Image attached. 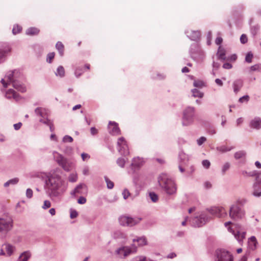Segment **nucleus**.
I'll list each match as a JSON object with an SVG mask.
<instances>
[{"mask_svg": "<svg viewBox=\"0 0 261 261\" xmlns=\"http://www.w3.org/2000/svg\"><path fill=\"white\" fill-rule=\"evenodd\" d=\"M60 165L61 167L53 169L46 175L45 189L47 194L51 198L60 197L67 189V184L61 177V168L69 171V164Z\"/></svg>", "mask_w": 261, "mask_h": 261, "instance_id": "nucleus-1", "label": "nucleus"}, {"mask_svg": "<svg viewBox=\"0 0 261 261\" xmlns=\"http://www.w3.org/2000/svg\"><path fill=\"white\" fill-rule=\"evenodd\" d=\"M158 183L167 194L172 195L176 193V187L174 181L166 173H162L159 175Z\"/></svg>", "mask_w": 261, "mask_h": 261, "instance_id": "nucleus-2", "label": "nucleus"}, {"mask_svg": "<svg viewBox=\"0 0 261 261\" xmlns=\"http://www.w3.org/2000/svg\"><path fill=\"white\" fill-rule=\"evenodd\" d=\"M242 173L245 176H256L255 182L253 185V194L256 197H259L261 196V178H260L259 175L261 174V171H258L255 170L252 171L243 170Z\"/></svg>", "mask_w": 261, "mask_h": 261, "instance_id": "nucleus-3", "label": "nucleus"}, {"mask_svg": "<svg viewBox=\"0 0 261 261\" xmlns=\"http://www.w3.org/2000/svg\"><path fill=\"white\" fill-rule=\"evenodd\" d=\"M229 215L233 220H240L244 217L245 211L243 208L238 204H234L230 207Z\"/></svg>", "mask_w": 261, "mask_h": 261, "instance_id": "nucleus-4", "label": "nucleus"}, {"mask_svg": "<svg viewBox=\"0 0 261 261\" xmlns=\"http://www.w3.org/2000/svg\"><path fill=\"white\" fill-rule=\"evenodd\" d=\"M137 249V247L134 245L131 246H122L116 250L115 254L121 258H125L131 254L136 253Z\"/></svg>", "mask_w": 261, "mask_h": 261, "instance_id": "nucleus-5", "label": "nucleus"}, {"mask_svg": "<svg viewBox=\"0 0 261 261\" xmlns=\"http://www.w3.org/2000/svg\"><path fill=\"white\" fill-rule=\"evenodd\" d=\"M215 261H233L232 255L223 249H218L215 253Z\"/></svg>", "mask_w": 261, "mask_h": 261, "instance_id": "nucleus-6", "label": "nucleus"}, {"mask_svg": "<svg viewBox=\"0 0 261 261\" xmlns=\"http://www.w3.org/2000/svg\"><path fill=\"white\" fill-rule=\"evenodd\" d=\"M141 220L142 218H132L126 216H121L119 218V221L121 225L129 227L138 224Z\"/></svg>", "mask_w": 261, "mask_h": 261, "instance_id": "nucleus-7", "label": "nucleus"}, {"mask_svg": "<svg viewBox=\"0 0 261 261\" xmlns=\"http://www.w3.org/2000/svg\"><path fill=\"white\" fill-rule=\"evenodd\" d=\"M13 221L11 218H0V232L7 233L13 226Z\"/></svg>", "mask_w": 261, "mask_h": 261, "instance_id": "nucleus-8", "label": "nucleus"}, {"mask_svg": "<svg viewBox=\"0 0 261 261\" xmlns=\"http://www.w3.org/2000/svg\"><path fill=\"white\" fill-rule=\"evenodd\" d=\"M208 216L205 214H201L199 217H195L190 220L192 226L199 227L203 226L208 220Z\"/></svg>", "mask_w": 261, "mask_h": 261, "instance_id": "nucleus-9", "label": "nucleus"}, {"mask_svg": "<svg viewBox=\"0 0 261 261\" xmlns=\"http://www.w3.org/2000/svg\"><path fill=\"white\" fill-rule=\"evenodd\" d=\"M194 114V108L189 107L184 112L183 124L188 125L192 122Z\"/></svg>", "mask_w": 261, "mask_h": 261, "instance_id": "nucleus-10", "label": "nucleus"}, {"mask_svg": "<svg viewBox=\"0 0 261 261\" xmlns=\"http://www.w3.org/2000/svg\"><path fill=\"white\" fill-rule=\"evenodd\" d=\"M207 210L211 214L218 218H224L227 215V211L222 206H214Z\"/></svg>", "mask_w": 261, "mask_h": 261, "instance_id": "nucleus-11", "label": "nucleus"}, {"mask_svg": "<svg viewBox=\"0 0 261 261\" xmlns=\"http://www.w3.org/2000/svg\"><path fill=\"white\" fill-rule=\"evenodd\" d=\"M117 144L119 147V150L121 154H123L124 156L129 154L127 143L123 137H121L118 139Z\"/></svg>", "mask_w": 261, "mask_h": 261, "instance_id": "nucleus-12", "label": "nucleus"}, {"mask_svg": "<svg viewBox=\"0 0 261 261\" xmlns=\"http://www.w3.org/2000/svg\"><path fill=\"white\" fill-rule=\"evenodd\" d=\"M178 168L180 172L185 173L187 175H191L195 170L194 167L191 164H180Z\"/></svg>", "mask_w": 261, "mask_h": 261, "instance_id": "nucleus-13", "label": "nucleus"}, {"mask_svg": "<svg viewBox=\"0 0 261 261\" xmlns=\"http://www.w3.org/2000/svg\"><path fill=\"white\" fill-rule=\"evenodd\" d=\"M109 133L113 135H119L120 134V129L118 125L115 122L110 121L108 125Z\"/></svg>", "mask_w": 261, "mask_h": 261, "instance_id": "nucleus-14", "label": "nucleus"}, {"mask_svg": "<svg viewBox=\"0 0 261 261\" xmlns=\"http://www.w3.org/2000/svg\"><path fill=\"white\" fill-rule=\"evenodd\" d=\"M13 74L14 72L10 71L8 74L5 77V79H3L1 80V83L3 84L4 87L6 88L7 85L10 84V83H12L14 81H13Z\"/></svg>", "mask_w": 261, "mask_h": 261, "instance_id": "nucleus-15", "label": "nucleus"}, {"mask_svg": "<svg viewBox=\"0 0 261 261\" xmlns=\"http://www.w3.org/2000/svg\"><path fill=\"white\" fill-rule=\"evenodd\" d=\"M87 187L84 184H81L76 186L74 190L71 192L72 195H75L76 194H82L87 192Z\"/></svg>", "mask_w": 261, "mask_h": 261, "instance_id": "nucleus-16", "label": "nucleus"}, {"mask_svg": "<svg viewBox=\"0 0 261 261\" xmlns=\"http://www.w3.org/2000/svg\"><path fill=\"white\" fill-rule=\"evenodd\" d=\"M257 244V241L254 236H252L249 239L248 242V247L249 249L252 251L255 250L256 248Z\"/></svg>", "mask_w": 261, "mask_h": 261, "instance_id": "nucleus-17", "label": "nucleus"}, {"mask_svg": "<svg viewBox=\"0 0 261 261\" xmlns=\"http://www.w3.org/2000/svg\"><path fill=\"white\" fill-rule=\"evenodd\" d=\"M11 49L10 47L7 45H2L0 46V62L3 58L7 54L10 52Z\"/></svg>", "mask_w": 261, "mask_h": 261, "instance_id": "nucleus-18", "label": "nucleus"}, {"mask_svg": "<svg viewBox=\"0 0 261 261\" xmlns=\"http://www.w3.org/2000/svg\"><path fill=\"white\" fill-rule=\"evenodd\" d=\"M6 97L8 98H14L16 100L19 99V95L13 89H9L6 93Z\"/></svg>", "mask_w": 261, "mask_h": 261, "instance_id": "nucleus-19", "label": "nucleus"}, {"mask_svg": "<svg viewBox=\"0 0 261 261\" xmlns=\"http://www.w3.org/2000/svg\"><path fill=\"white\" fill-rule=\"evenodd\" d=\"M250 125L253 128L260 129L261 128V119L259 118H254L251 121Z\"/></svg>", "mask_w": 261, "mask_h": 261, "instance_id": "nucleus-20", "label": "nucleus"}, {"mask_svg": "<svg viewBox=\"0 0 261 261\" xmlns=\"http://www.w3.org/2000/svg\"><path fill=\"white\" fill-rule=\"evenodd\" d=\"M141 164H129L127 167L129 174H134L139 171L141 168Z\"/></svg>", "mask_w": 261, "mask_h": 261, "instance_id": "nucleus-21", "label": "nucleus"}, {"mask_svg": "<svg viewBox=\"0 0 261 261\" xmlns=\"http://www.w3.org/2000/svg\"><path fill=\"white\" fill-rule=\"evenodd\" d=\"M233 234L235 238L240 243H241L245 237L246 232L243 231L241 232L239 230H238L236 232H235L234 231H233Z\"/></svg>", "mask_w": 261, "mask_h": 261, "instance_id": "nucleus-22", "label": "nucleus"}, {"mask_svg": "<svg viewBox=\"0 0 261 261\" xmlns=\"http://www.w3.org/2000/svg\"><path fill=\"white\" fill-rule=\"evenodd\" d=\"M3 247H5V249L7 252L8 256H11L15 250V247L10 244L5 243L3 245Z\"/></svg>", "mask_w": 261, "mask_h": 261, "instance_id": "nucleus-23", "label": "nucleus"}, {"mask_svg": "<svg viewBox=\"0 0 261 261\" xmlns=\"http://www.w3.org/2000/svg\"><path fill=\"white\" fill-rule=\"evenodd\" d=\"M243 85V81L241 80H237L233 83V91L235 93L238 92L241 89Z\"/></svg>", "mask_w": 261, "mask_h": 261, "instance_id": "nucleus-24", "label": "nucleus"}, {"mask_svg": "<svg viewBox=\"0 0 261 261\" xmlns=\"http://www.w3.org/2000/svg\"><path fill=\"white\" fill-rule=\"evenodd\" d=\"M217 56L219 60L222 61L226 60V57L225 56V50L221 46H219L217 53Z\"/></svg>", "mask_w": 261, "mask_h": 261, "instance_id": "nucleus-25", "label": "nucleus"}, {"mask_svg": "<svg viewBox=\"0 0 261 261\" xmlns=\"http://www.w3.org/2000/svg\"><path fill=\"white\" fill-rule=\"evenodd\" d=\"M35 113L37 115L44 118V120L46 119V117L47 116L48 112L47 110L44 108H38L35 110Z\"/></svg>", "mask_w": 261, "mask_h": 261, "instance_id": "nucleus-26", "label": "nucleus"}, {"mask_svg": "<svg viewBox=\"0 0 261 261\" xmlns=\"http://www.w3.org/2000/svg\"><path fill=\"white\" fill-rule=\"evenodd\" d=\"M39 32V29L35 27L30 28L26 30V34L30 36L37 35Z\"/></svg>", "mask_w": 261, "mask_h": 261, "instance_id": "nucleus-27", "label": "nucleus"}, {"mask_svg": "<svg viewBox=\"0 0 261 261\" xmlns=\"http://www.w3.org/2000/svg\"><path fill=\"white\" fill-rule=\"evenodd\" d=\"M12 85L13 87L19 91L24 92L26 91L25 87L18 82L15 81L12 83Z\"/></svg>", "mask_w": 261, "mask_h": 261, "instance_id": "nucleus-28", "label": "nucleus"}, {"mask_svg": "<svg viewBox=\"0 0 261 261\" xmlns=\"http://www.w3.org/2000/svg\"><path fill=\"white\" fill-rule=\"evenodd\" d=\"M234 148L233 146L222 145L217 148V150L222 153L229 151Z\"/></svg>", "mask_w": 261, "mask_h": 261, "instance_id": "nucleus-29", "label": "nucleus"}, {"mask_svg": "<svg viewBox=\"0 0 261 261\" xmlns=\"http://www.w3.org/2000/svg\"><path fill=\"white\" fill-rule=\"evenodd\" d=\"M31 256V253L29 251H25L19 256L18 261H28Z\"/></svg>", "mask_w": 261, "mask_h": 261, "instance_id": "nucleus-30", "label": "nucleus"}, {"mask_svg": "<svg viewBox=\"0 0 261 261\" xmlns=\"http://www.w3.org/2000/svg\"><path fill=\"white\" fill-rule=\"evenodd\" d=\"M19 182V178L17 177H15L14 178L11 179L9 180H8L7 182H6L4 184V187H8L10 185H15L17 184V183Z\"/></svg>", "mask_w": 261, "mask_h": 261, "instance_id": "nucleus-31", "label": "nucleus"}, {"mask_svg": "<svg viewBox=\"0 0 261 261\" xmlns=\"http://www.w3.org/2000/svg\"><path fill=\"white\" fill-rule=\"evenodd\" d=\"M133 242H138L139 246H143V245H145L147 244V240L145 237H139L136 239H133Z\"/></svg>", "mask_w": 261, "mask_h": 261, "instance_id": "nucleus-32", "label": "nucleus"}, {"mask_svg": "<svg viewBox=\"0 0 261 261\" xmlns=\"http://www.w3.org/2000/svg\"><path fill=\"white\" fill-rule=\"evenodd\" d=\"M56 49L59 51V54L61 56H63L64 55V46L61 42H58L56 45Z\"/></svg>", "mask_w": 261, "mask_h": 261, "instance_id": "nucleus-33", "label": "nucleus"}, {"mask_svg": "<svg viewBox=\"0 0 261 261\" xmlns=\"http://www.w3.org/2000/svg\"><path fill=\"white\" fill-rule=\"evenodd\" d=\"M234 156L236 159H244L246 156V152L243 150H240L234 153Z\"/></svg>", "mask_w": 261, "mask_h": 261, "instance_id": "nucleus-34", "label": "nucleus"}, {"mask_svg": "<svg viewBox=\"0 0 261 261\" xmlns=\"http://www.w3.org/2000/svg\"><path fill=\"white\" fill-rule=\"evenodd\" d=\"M40 121V122L43 123L47 124L49 126L50 130L51 132H53L55 128L54 125L52 122H51L49 120H48V119H46L45 120H43L42 119H41Z\"/></svg>", "mask_w": 261, "mask_h": 261, "instance_id": "nucleus-35", "label": "nucleus"}, {"mask_svg": "<svg viewBox=\"0 0 261 261\" xmlns=\"http://www.w3.org/2000/svg\"><path fill=\"white\" fill-rule=\"evenodd\" d=\"M65 74V70L62 66H59L57 70V72H56V75L57 76H60V77H63L64 76Z\"/></svg>", "mask_w": 261, "mask_h": 261, "instance_id": "nucleus-36", "label": "nucleus"}, {"mask_svg": "<svg viewBox=\"0 0 261 261\" xmlns=\"http://www.w3.org/2000/svg\"><path fill=\"white\" fill-rule=\"evenodd\" d=\"M193 96L195 97H198L202 98L203 96V93L200 92L198 90L194 89L192 91Z\"/></svg>", "mask_w": 261, "mask_h": 261, "instance_id": "nucleus-37", "label": "nucleus"}, {"mask_svg": "<svg viewBox=\"0 0 261 261\" xmlns=\"http://www.w3.org/2000/svg\"><path fill=\"white\" fill-rule=\"evenodd\" d=\"M149 196L152 202H156L158 201L159 197L158 195L154 192H150L149 193Z\"/></svg>", "mask_w": 261, "mask_h": 261, "instance_id": "nucleus-38", "label": "nucleus"}, {"mask_svg": "<svg viewBox=\"0 0 261 261\" xmlns=\"http://www.w3.org/2000/svg\"><path fill=\"white\" fill-rule=\"evenodd\" d=\"M22 30L21 27L18 25H15L13 27L12 32L13 34L16 35L19 33H20Z\"/></svg>", "mask_w": 261, "mask_h": 261, "instance_id": "nucleus-39", "label": "nucleus"}, {"mask_svg": "<svg viewBox=\"0 0 261 261\" xmlns=\"http://www.w3.org/2000/svg\"><path fill=\"white\" fill-rule=\"evenodd\" d=\"M105 179L107 183V188L112 189L114 187V183L111 181L107 176H105Z\"/></svg>", "mask_w": 261, "mask_h": 261, "instance_id": "nucleus-40", "label": "nucleus"}, {"mask_svg": "<svg viewBox=\"0 0 261 261\" xmlns=\"http://www.w3.org/2000/svg\"><path fill=\"white\" fill-rule=\"evenodd\" d=\"M54 155L55 158H58V159L57 160L58 163H62V162L63 161V157L60 154H59L57 152H55L54 153Z\"/></svg>", "mask_w": 261, "mask_h": 261, "instance_id": "nucleus-41", "label": "nucleus"}, {"mask_svg": "<svg viewBox=\"0 0 261 261\" xmlns=\"http://www.w3.org/2000/svg\"><path fill=\"white\" fill-rule=\"evenodd\" d=\"M55 53H50L47 55V61L50 63L55 57Z\"/></svg>", "mask_w": 261, "mask_h": 261, "instance_id": "nucleus-42", "label": "nucleus"}, {"mask_svg": "<svg viewBox=\"0 0 261 261\" xmlns=\"http://www.w3.org/2000/svg\"><path fill=\"white\" fill-rule=\"evenodd\" d=\"M77 175L76 174H70L68 177V180L70 182H74L77 180Z\"/></svg>", "mask_w": 261, "mask_h": 261, "instance_id": "nucleus-43", "label": "nucleus"}, {"mask_svg": "<svg viewBox=\"0 0 261 261\" xmlns=\"http://www.w3.org/2000/svg\"><path fill=\"white\" fill-rule=\"evenodd\" d=\"M123 198L126 199L130 195V192L127 189H125L122 192Z\"/></svg>", "mask_w": 261, "mask_h": 261, "instance_id": "nucleus-44", "label": "nucleus"}, {"mask_svg": "<svg viewBox=\"0 0 261 261\" xmlns=\"http://www.w3.org/2000/svg\"><path fill=\"white\" fill-rule=\"evenodd\" d=\"M253 58V55L251 53H248L245 58V61L248 63H251Z\"/></svg>", "mask_w": 261, "mask_h": 261, "instance_id": "nucleus-45", "label": "nucleus"}, {"mask_svg": "<svg viewBox=\"0 0 261 261\" xmlns=\"http://www.w3.org/2000/svg\"><path fill=\"white\" fill-rule=\"evenodd\" d=\"M77 216H78V213L76 212V211L74 210H71L70 217L71 219L75 218L77 217Z\"/></svg>", "mask_w": 261, "mask_h": 261, "instance_id": "nucleus-46", "label": "nucleus"}, {"mask_svg": "<svg viewBox=\"0 0 261 261\" xmlns=\"http://www.w3.org/2000/svg\"><path fill=\"white\" fill-rule=\"evenodd\" d=\"M230 168L229 164H224L222 167V174H224L226 171H227Z\"/></svg>", "mask_w": 261, "mask_h": 261, "instance_id": "nucleus-47", "label": "nucleus"}, {"mask_svg": "<svg viewBox=\"0 0 261 261\" xmlns=\"http://www.w3.org/2000/svg\"><path fill=\"white\" fill-rule=\"evenodd\" d=\"M249 99V96L248 95H245L239 98V102L243 103L244 101L247 102Z\"/></svg>", "mask_w": 261, "mask_h": 261, "instance_id": "nucleus-48", "label": "nucleus"}, {"mask_svg": "<svg viewBox=\"0 0 261 261\" xmlns=\"http://www.w3.org/2000/svg\"><path fill=\"white\" fill-rule=\"evenodd\" d=\"M206 140V138L204 137H201L199 139H198L197 141V144L198 145H201L204 142H205Z\"/></svg>", "mask_w": 261, "mask_h": 261, "instance_id": "nucleus-49", "label": "nucleus"}, {"mask_svg": "<svg viewBox=\"0 0 261 261\" xmlns=\"http://www.w3.org/2000/svg\"><path fill=\"white\" fill-rule=\"evenodd\" d=\"M240 41L242 43L245 44L248 41L247 37L246 35L243 34L241 35L240 37Z\"/></svg>", "mask_w": 261, "mask_h": 261, "instance_id": "nucleus-50", "label": "nucleus"}, {"mask_svg": "<svg viewBox=\"0 0 261 261\" xmlns=\"http://www.w3.org/2000/svg\"><path fill=\"white\" fill-rule=\"evenodd\" d=\"M83 72V70L80 68H77L75 71V74L76 77H79Z\"/></svg>", "mask_w": 261, "mask_h": 261, "instance_id": "nucleus-51", "label": "nucleus"}, {"mask_svg": "<svg viewBox=\"0 0 261 261\" xmlns=\"http://www.w3.org/2000/svg\"><path fill=\"white\" fill-rule=\"evenodd\" d=\"M33 191L32 189L29 188V189H27V191H26V196L28 198H31L33 196Z\"/></svg>", "mask_w": 261, "mask_h": 261, "instance_id": "nucleus-52", "label": "nucleus"}, {"mask_svg": "<svg viewBox=\"0 0 261 261\" xmlns=\"http://www.w3.org/2000/svg\"><path fill=\"white\" fill-rule=\"evenodd\" d=\"M51 206L50 202L48 200H45L44 201L43 205L42 206V208L43 209H46L50 207Z\"/></svg>", "mask_w": 261, "mask_h": 261, "instance_id": "nucleus-53", "label": "nucleus"}, {"mask_svg": "<svg viewBox=\"0 0 261 261\" xmlns=\"http://www.w3.org/2000/svg\"><path fill=\"white\" fill-rule=\"evenodd\" d=\"M203 186L205 189L208 190L212 187V184L210 181H206L204 182Z\"/></svg>", "mask_w": 261, "mask_h": 261, "instance_id": "nucleus-54", "label": "nucleus"}, {"mask_svg": "<svg viewBox=\"0 0 261 261\" xmlns=\"http://www.w3.org/2000/svg\"><path fill=\"white\" fill-rule=\"evenodd\" d=\"M63 140L64 142H72L73 141V139L69 136H65L63 138Z\"/></svg>", "mask_w": 261, "mask_h": 261, "instance_id": "nucleus-55", "label": "nucleus"}, {"mask_svg": "<svg viewBox=\"0 0 261 261\" xmlns=\"http://www.w3.org/2000/svg\"><path fill=\"white\" fill-rule=\"evenodd\" d=\"M81 156L84 162H86L90 159V155L87 153H82Z\"/></svg>", "mask_w": 261, "mask_h": 261, "instance_id": "nucleus-56", "label": "nucleus"}, {"mask_svg": "<svg viewBox=\"0 0 261 261\" xmlns=\"http://www.w3.org/2000/svg\"><path fill=\"white\" fill-rule=\"evenodd\" d=\"M259 70V65H254L250 67V72L252 71Z\"/></svg>", "mask_w": 261, "mask_h": 261, "instance_id": "nucleus-57", "label": "nucleus"}, {"mask_svg": "<svg viewBox=\"0 0 261 261\" xmlns=\"http://www.w3.org/2000/svg\"><path fill=\"white\" fill-rule=\"evenodd\" d=\"M77 202L81 204H85L86 202V199L84 197H80L77 200Z\"/></svg>", "mask_w": 261, "mask_h": 261, "instance_id": "nucleus-58", "label": "nucleus"}, {"mask_svg": "<svg viewBox=\"0 0 261 261\" xmlns=\"http://www.w3.org/2000/svg\"><path fill=\"white\" fill-rule=\"evenodd\" d=\"M250 254V251H247L245 254L239 260V261H247V257Z\"/></svg>", "mask_w": 261, "mask_h": 261, "instance_id": "nucleus-59", "label": "nucleus"}, {"mask_svg": "<svg viewBox=\"0 0 261 261\" xmlns=\"http://www.w3.org/2000/svg\"><path fill=\"white\" fill-rule=\"evenodd\" d=\"M237 58V55L234 54L228 57L226 60L234 61L236 60Z\"/></svg>", "mask_w": 261, "mask_h": 261, "instance_id": "nucleus-60", "label": "nucleus"}, {"mask_svg": "<svg viewBox=\"0 0 261 261\" xmlns=\"http://www.w3.org/2000/svg\"><path fill=\"white\" fill-rule=\"evenodd\" d=\"M91 134L92 135H95L98 133V130L95 127H91L90 129Z\"/></svg>", "mask_w": 261, "mask_h": 261, "instance_id": "nucleus-61", "label": "nucleus"}, {"mask_svg": "<svg viewBox=\"0 0 261 261\" xmlns=\"http://www.w3.org/2000/svg\"><path fill=\"white\" fill-rule=\"evenodd\" d=\"M223 41V39L221 37H217L216 39V40H215V43L216 44H217V45H220L221 44V43Z\"/></svg>", "mask_w": 261, "mask_h": 261, "instance_id": "nucleus-62", "label": "nucleus"}, {"mask_svg": "<svg viewBox=\"0 0 261 261\" xmlns=\"http://www.w3.org/2000/svg\"><path fill=\"white\" fill-rule=\"evenodd\" d=\"M232 67V66L231 64H230V63H224L223 65V67L224 68L227 69L231 68Z\"/></svg>", "mask_w": 261, "mask_h": 261, "instance_id": "nucleus-63", "label": "nucleus"}, {"mask_svg": "<svg viewBox=\"0 0 261 261\" xmlns=\"http://www.w3.org/2000/svg\"><path fill=\"white\" fill-rule=\"evenodd\" d=\"M22 126V123L21 122H19L18 123L14 124V127L15 129L18 130Z\"/></svg>", "mask_w": 261, "mask_h": 261, "instance_id": "nucleus-64", "label": "nucleus"}]
</instances>
